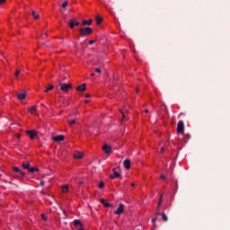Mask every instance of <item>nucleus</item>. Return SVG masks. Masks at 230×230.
Instances as JSON below:
<instances>
[{
    "mask_svg": "<svg viewBox=\"0 0 230 230\" xmlns=\"http://www.w3.org/2000/svg\"><path fill=\"white\" fill-rule=\"evenodd\" d=\"M79 33L82 37H85V35H91L93 33V29L91 27L81 28Z\"/></svg>",
    "mask_w": 230,
    "mask_h": 230,
    "instance_id": "nucleus-1",
    "label": "nucleus"
},
{
    "mask_svg": "<svg viewBox=\"0 0 230 230\" xmlns=\"http://www.w3.org/2000/svg\"><path fill=\"white\" fill-rule=\"evenodd\" d=\"M177 132L178 134H184V122L180 120L177 124Z\"/></svg>",
    "mask_w": 230,
    "mask_h": 230,
    "instance_id": "nucleus-2",
    "label": "nucleus"
},
{
    "mask_svg": "<svg viewBox=\"0 0 230 230\" xmlns=\"http://www.w3.org/2000/svg\"><path fill=\"white\" fill-rule=\"evenodd\" d=\"M68 26L71 30H73L75 26H80V22L76 21V19H71Z\"/></svg>",
    "mask_w": 230,
    "mask_h": 230,
    "instance_id": "nucleus-3",
    "label": "nucleus"
},
{
    "mask_svg": "<svg viewBox=\"0 0 230 230\" xmlns=\"http://www.w3.org/2000/svg\"><path fill=\"white\" fill-rule=\"evenodd\" d=\"M123 211H125V205H123V203H120L115 210V215H121Z\"/></svg>",
    "mask_w": 230,
    "mask_h": 230,
    "instance_id": "nucleus-4",
    "label": "nucleus"
},
{
    "mask_svg": "<svg viewBox=\"0 0 230 230\" xmlns=\"http://www.w3.org/2000/svg\"><path fill=\"white\" fill-rule=\"evenodd\" d=\"M60 89L61 91H64V93H67L69 89H71V84H60Z\"/></svg>",
    "mask_w": 230,
    "mask_h": 230,
    "instance_id": "nucleus-5",
    "label": "nucleus"
},
{
    "mask_svg": "<svg viewBox=\"0 0 230 230\" xmlns=\"http://www.w3.org/2000/svg\"><path fill=\"white\" fill-rule=\"evenodd\" d=\"M26 134L29 135L30 139H35V137H37L39 132L35 130H27Z\"/></svg>",
    "mask_w": 230,
    "mask_h": 230,
    "instance_id": "nucleus-6",
    "label": "nucleus"
},
{
    "mask_svg": "<svg viewBox=\"0 0 230 230\" xmlns=\"http://www.w3.org/2000/svg\"><path fill=\"white\" fill-rule=\"evenodd\" d=\"M74 226H75V227H80V228H78V230H84L82 221H80L78 219L74 220Z\"/></svg>",
    "mask_w": 230,
    "mask_h": 230,
    "instance_id": "nucleus-7",
    "label": "nucleus"
},
{
    "mask_svg": "<svg viewBox=\"0 0 230 230\" xmlns=\"http://www.w3.org/2000/svg\"><path fill=\"white\" fill-rule=\"evenodd\" d=\"M102 150L103 152H105V154H111V152H112V148H111V146L105 144L103 146H102Z\"/></svg>",
    "mask_w": 230,
    "mask_h": 230,
    "instance_id": "nucleus-8",
    "label": "nucleus"
},
{
    "mask_svg": "<svg viewBox=\"0 0 230 230\" xmlns=\"http://www.w3.org/2000/svg\"><path fill=\"white\" fill-rule=\"evenodd\" d=\"M13 172H15V173H20V175H22V177H25L26 176V173L22 171H21V169H19V167L17 166H14L13 168Z\"/></svg>",
    "mask_w": 230,
    "mask_h": 230,
    "instance_id": "nucleus-9",
    "label": "nucleus"
},
{
    "mask_svg": "<svg viewBox=\"0 0 230 230\" xmlns=\"http://www.w3.org/2000/svg\"><path fill=\"white\" fill-rule=\"evenodd\" d=\"M85 89H87L86 84H83L75 88L76 91H79L81 93H84V91H85Z\"/></svg>",
    "mask_w": 230,
    "mask_h": 230,
    "instance_id": "nucleus-10",
    "label": "nucleus"
},
{
    "mask_svg": "<svg viewBox=\"0 0 230 230\" xmlns=\"http://www.w3.org/2000/svg\"><path fill=\"white\" fill-rule=\"evenodd\" d=\"M64 135H58L53 137V140L56 141V143H58L59 141H64Z\"/></svg>",
    "mask_w": 230,
    "mask_h": 230,
    "instance_id": "nucleus-11",
    "label": "nucleus"
},
{
    "mask_svg": "<svg viewBox=\"0 0 230 230\" xmlns=\"http://www.w3.org/2000/svg\"><path fill=\"white\" fill-rule=\"evenodd\" d=\"M123 164H124V168H126V170H130V160L129 159L124 160Z\"/></svg>",
    "mask_w": 230,
    "mask_h": 230,
    "instance_id": "nucleus-12",
    "label": "nucleus"
},
{
    "mask_svg": "<svg viewBox=\"0 0 230 230\" xmlns=\"http://www.w3.org/2000/svg\"><path fill=\"white\" fill-rule=\"evenodd\" d=\"M100 202L103 204L104 208H112V204L107 202L105 199H101Z\"/></svg>",
    "mask_w": 230,
    "mask_h": 230,
    "instance_id": "nucleus-13",
    "label": "nucleus"
},
{
    "mask_svg": "<svg viewBox=\"0 0 230 230\" xmlns=\"http://www.w3.org/2000/svg\"><path fill=\"white\" fill-rule=\"evenodd\" d=\"M93 24V20H84L82 22V26H91Z\"/></svg>",
    "mask_w": 230,
    "mask_h": 230,
    "instance_id": "nucleus-14",
    "label": "nucleus"
},
{
    "mask_svg": "<svg viewBox=\"0 0 230 230\" xmlns=\"http://www.w3.org/2000/svg\"><path fill=\"white\" fill-rule=\"evenodd\" d=\"M74 158H75V159H83L84 158V153L77 152V153L74 154Z\"/></svg>",
    "mask_w": 230,
    "mask_h": 230,
    "instance_id": "nucleus-15",
    "label": "nucleus"
},
{
    "mask_svg": "<svg viewBox=\"0 0 230 230\" xmlns=\"http://www.w3.org/2000/svg\"><path fill=\"white\" fill-rule=\"evenodd\" d=\"M119 177H121V175L119 174L118 172H116V169H113V175H111V179H118Z\"/></svg>",
    "mask_w": 230,
    "mask_h": 230,
    "instance_id": "nucleus-16",
    "label": "nucleus"
},
{
    "mask_svg": "<svg viewBox=\"0 0 230 230\" xmlns=\"http://www.w3.org/2000/svg\"><path fill=\"white\" fill-rule=\"evenodd\" d=\"M18 100H24L26 98V92L17 94Z\"/></svg>",
    "mask_w": 230,
    "mask_h": 230,
    "instance_id": "nucleus-17",
    "label": "nucleus"
},
{
    "mask_svg": "<svg viewBox=\"0 0 230 230\" xmlns=\"http://www.w3.org/2000/svg\"><path fill=\"white\" fill-rule=\"evenodd\" d=\"M30 162H23L22 164V167L24 169V170H28L30 168Z\"/></svg>",
    "mask_w": 230,
    "mask_h": 230,
    "instance_id": "nucleus-18",
    "label": "nucleus"
},
{
    "mask_svg": "<svg viewBox=\"0 0 230 230\" xmlns=\"http://www.w3.org/2000/svg\"><path fill=\"white\" fill-rule=\"evenodd\" d=\"M28 171H29L31 173H35V172H39V168L30 166V167L28 168Z\"/></svg>",
    "mask_w": 230,
    "mask_h": 230,
    "instance_id": "nucleus-19",
    "label": "nucleus"
},
{
    "mask_svg": "<svg viewBox=\"0 0 230 230\" xmlns=\"http://www.w3.org/2000/svg\"><path fill=\"white\" fill-rule=\"evenodd\" d=\"M63 193H69V187L67 185H64L62 187Z\"/></svg>",
    "mask_w": 230,
    "mask_h": 230,
    "instance_id": "nucleus-20",
    "label": "nucleus"
},
{
    "mask_svg": "<svg viewBox=\"0 0 230 230\" xmlns=\"http://www.w3.org/2000/svg\"><path fill=\"white\" fill-rule=\"evenodd\" d=\"M55 86L53 84H50L49 87H47L44 91V93H49V91H53Z\"/></svg>",
    "mask_w": 230,
    "mask_h": 230,
    "instance_id": "nucleus-21",
    "label": "nucleus"
},
{
    "mask_svg": "<svg viewBox=\"0 0 230 230\" xmlns=\"http://www.w3.org/2000/svg\"><path fill=\"white\" fill-rule=\"evenodd\" d=\"M35 111H37V108L35 106L29 108V111L31 112V114H35Z\"/></svg>",
    "mask_w": 230,
    "mask_h": 230,
    "instance_id": "nucleus-22",
    "label": "nucleus"
},
{
    "mask_svg": "<svg viewBox=\"0 0 230 230\" xmlns=\"http://www.w3.org/2000/svg\"><path fill=\"white\" fill-rule=\"evenodd\" d=\"M102 21H103V18H102L101 16H97V17H96V22H97V24H102Z\"/></svg>",
    "mask_w": 230,
    "mask_h": 230,
    "instance_id": "nucleus-23",
    "label": "nucleus"
},
{
    "mask_svg": "<svg viewBox=\"0 0 230 230\" xmlns=\"http://www.w3.org/2000/svg\"><path fill=\"white\" fill-rule=\"evenodd\" d=\"M31 15H32V17H33L34 19H39V17H40V15L37 14V13H36L35 11H32V12H31Z\"/></svg>",
    "mask_w": 230,
    "mask_h": 230,
    "instance_id": "nucleus-24",
    "label": "nucleus"
},
{
    "mask_svg": "<svg viewBox=\"0 0 230 230\" xmlns=\"http://www.w3.org/2000/svg\"><path fill=\"white\" fill-rule=\"evenodd\" d=\"M162 218L164 222H168V217L166 216V214H162Z\"/></svg>",
    "mask_w": 230,
    "mask_h": 230,
    "instance_id": "nucleus-25",
    "label": "nucleus"
},
{
    "mask_svg": "<svg viewBox=\"0 0 230 230\" xmlns=\"http://www.w3.org/2000/svg\"><path fill=\"white\" fill-rule=\"evenodd\" d=\"M19 75H21V71L20 70H16L15 73H14L15 78H19Z\"/></svg>",
    "mask_w": 230,
    "mask_h": 230,
    "instance_id": "nucleus-26",
    "label": "nucleus"
},
{
    "mask_svg": "<svg viewBox=\"0 0 230 230\" xmlns=\"http://www.w3.org/2000/svg\"><path fill=\"white\" fill-rule=\"evenodd\" d=\"M105 186V182L100 181L98 187L102 190Z\"/></svg>",
    "mask_w": 230,
    "mask_h": 230,
    "instance_id": "nucleus-27",
    "label": "nucleus"
},
{
    "mask_svg": "<svg viewBox=\"0 0 230 230\" xmlns=\"http://www.w3.org/2000/svg\"><path fill=\"white\" fill-rule=\"evenodd\" d=\"M75 123H76V119H70V120H68V124L69 125H75Z\"/></svg>",
    "mask_w": 230,
    "mask_h": 230,
    "instance_id": "nucleus-28",
    "label": "nucleus"
},
{
    "mask_svg": "<svg viewBox=\"0 0 230 230\" xmlns=\"http://www.w3.org/2000/svg\"><path fill=\"white\" fill-rule=\"evenodd\" d=\"M67 1H65L63 4H62V8H67Z\"/></svg>",
    "mask_w": 230,
    "mask_h": 230,
    "instance_id": "nucleus-29",
    "label": "nucleus"
},
{
    "mask_svg": "<svg viewBox=\"0 0 230 230\" xmlns=\"http://www.w3.org/2000/svg\"><path fill=\"white\" fill-rule=\"evenodd\" d=\"M162 203H163V195L160 196L158 206H161Z\"/></svg>",
    "mask_w": 230,
    "mask_h": 230,
    "instance_id": "nucleus-30",
    "label": "nucleus"
},
{
    "mask_svg": "<svg viewBox=\"0 0 230 230\" xmlns=\"http://www.w3.org/2000/svg\"><path fill=\"white\" fill-rule=\"evenodd\" d=\"M42 220H44L46 222V220H48V217H46V216L44 214L40 215Z\"/></svg>",
    "mask_w": 230,
    "mask_h": 230,
    "instance_id": "nucleus-31",
    "label": "nucleus"
},
{
    "mask_svg": "<svg viewBox=\"0 0 230 230\" xmlns=\"http://www.w3.org/2000/svg\"><path fill=\"white\" fill-rule=\"evenodd\" d=\"M95 73H99V74L102 73V69L99 67L95 68Z\"/></svg>",
    "mask_w": 230,
    "mask_h": 230,
    "instance_id": "nucleus-32",
    "label": "nucleus"
},
{
    "mask_svg": "<svg viewBox=\"0 0 230 230\" xmlns=\"http://www.w3.org/2000/svg\"><path fill=\"white\" fill-rule=\"evenodd\" d=\"M123 114V116H122V120L123 121H127V117L125 116V113H122Z\"/></svg>",
    "mask_w": 230,
    "mask_h": 230,
    "instance_id": "nucleus-33",
    "label": "nucleus"
},
{
    "mask_svg": "<svg viewBox=\"0 0 230 230\" xmlns=\"http://www.w3.org/2000/svg\"><path fill=\"white\" fill-rule=\"evenodd\" d=\"M161 179H164V181H165L166 180V176H164V174H162L161 175Z\"/></svg>",
    "mask_w": 230,
    "mask_h": 230,
    "instance_id": "nucleus-34",
    "label": "nucleus"
},
{
    "mask_svg": "<svg viewBox=\"0 0 230 230\" xmlns=\"http://www.w3.org/2000/svg\"><path fill=\"white\" fill-rule=\"evenodd\" d=\"M6 3V0H0V4Z\"/></svg>",
    "mask_w": 230,
    "mask_h": 230,
    "instance_id": "nucleus-35",
    "label": "nucleus"
},
{
    "mask_svg": "<svg viewBox=\"0 0 230 230\" xmlns=\"http://www.w3.org/2000/svg\"><path fill=\"white\" fill-rule=\"evenodd\" d=\"M89 44L91 45L94 44V40H89Z\"/></svg>",
    "mask_w": 230,
    "mask_h": 230,
    "instance_id": "nucleus-36",
    "label": "nucleus"
},
{
    "mask_svg": "<svg viewBox=\"0 0 230 230\" xmlns=\"http://www.w3.org/2000/svg\"><path fill=\"white\" fill-rule=\"evenodd\" d=\"M16 137H17V139H20L21 138V134H16Z\"/></svg>",
    "mask_w": 230,
    "mask_h": 230,
    "instance_id": "nucleus-37",
    "label": "nucleus"
},
{
    "mask_svg": "<svg viewBox=\"0 0 230 230\" xmlns=\"http://www.w3.org/2000/svg\"><path fill=\"white\" fill-rule=\"evenodd\" d=\"M85 98H91V94L87 93V94L85 95Z\"/></svg>",
    "mask_w": 230,
    "mask_h": 230,
    "instance_id": "nucleus-38",
    "label": "nucleus"
},
{
    "mask_svg": "<svg viewBox=\"0 0 230 230\" xmlns=\"http://www.w3.org/2000/svg\"><path fill=\"white\" fill-rule=\"evenodd\" d=\"M44 184H45L44 181L40 182V186H44Z\"/></svg>",
    "mask_w": 230,
    "mask_h": 230,
    "instance_id": "nucleus-39",
    "label": "nucleus"
},
{
    "mask_svg": "<svg viewBox=\"0 0 230 230\" xmlns=\"http://www.w3.org/2000/svg\"><path fill=\"white\" fill-rule=\"evenodd\" d=\"M91 76H95V74H94V73H92V74H91Z\"/></svg>",
    "mask_w": 230,
    "mask_h": 230,
    "instance_id": "nucleus-40",
    "label": "nucleus"
},
{
    "mask_svg": "<svg viewBox=\"0 0 230 230\" xmlns=\"http://www.w3.org/2000/svg\"><path fill=\"white\" fill-rule=\"evenodd\" d=\"M131 186H132V187H134V186H135V184H134V183H131Z\"/></svg>",
    "mask_w": 230,
    "mask_h": 230,
    "instance_id": "nucleus-41",
    "label": "nucleus"
},
{
    "mask_svg": "<svg viewBox=\"0 0 230 230\" xmlns=\"http://www.w3.org/2000/svg\"><path fill=\"white\" fill-rule=\"evenodd\" d=\"M152 222H153V223L155 222V219H152Z\"/></svg>",
    "mask_w": 230,
    "mask_h": 230,
    "instance_id": "nucleus-42",
    "label": "nucleus"
},
{
    "mask_svg": "<svg viewBox=\"0 0 230 230\" xmlns=\"http://www.w3.org/2000/svg\"><path fill=\"white\" fill-rule=\"evenodd\" d=\"M85 103H89V101H85Z\"/></svg>",
    "mask_w": 230,
    "mask_h": 230,
    "instance_id": "nucleus-43",
    "label": "nucleus"
},
{
    "mask_svg": "<svg viewBox=\"0 0 230 230\" xmlns=\"http://www.w3.org/2000/svg\"><path fill=\"white\" fill-rule=\"evenodd\" d=\"M160 152H163V147H161V150H160Z\"/></svg>",
    "mask_w": 230,
    "mask_h": 230,
    "instance_id": "nucleus-44",
    "label": "nucleus"
},
{
    "mask_svg": "<svg viewBox=\"0 0 230 230\" xmlns=\"http://www.w3.org/2000/svg\"><path fill=\"white\" fill-rule=\"evenodd\" d=\"M146 112H148V111L146 110Z\"/></svg>",
    "mask_w": 230,
    "mask_h": 230,
    "instance_id": "nucleus-45",
    "label": "nucleus"
}]
</instances>
